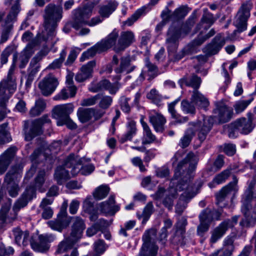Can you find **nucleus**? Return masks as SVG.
Wrapping results in <instances>:
<instances>
[{"instance_id": "nucleus-55", "label": "nucleus", "mask_w": 256, "mask_h": 256, "mask_svg": "<svg viewBox=\"0 0 256 256\" xmlns=\"http://www.w3.org/2000/svg\"><path fill=\"white\" fill-rule=\"evenodd\" d=\"M178 100H176L174 102L168 104V112L170 113L172 118L177 119L176 122L178 123H182L186 122L188 120V118L187 116H184L180 118V119H178V114L176 113V111L174 110V106Z\"/></svg>"}, {"instance_id": "nucleus-6", "label": "nucleus", "mask_w": 256, "mask_h": 256, "mask_svg": "<svg viewBox=\"0 0 256 256\" xmlns=\"http://www.w3.org/2000/svg\"><path fill=\"white\" fill-rule=\"evenodd\" d=\"M12 5L10 11L2 23V30L1 35L0 42H6L10 34L12 28V23L16 20L18 14L20 10L19 4L20 0H8Z\"/></svg>"}, {"instance_id": "nucleus-11", "label": "nucleus", "mask_w": 256, "mask_h": 256, "mask_svg": "<svg viewBox=\"0 0 256 256\" xmlns=\"http://www.w3.org/2000/svg\"><path fill=\"white\" fill-rule=\"evenodd\" d=\"M20 177V175L16 167H12L5 176L3 186L6 187L11 197L15 198L18 194L20 188L17 180Z\"/></svg>"}, {"instance_id": "nucleus-64", "label": "nucleus", "mask_w": 256, "mask_h": 256, "mask_svg": "<svg viewBox=\"0 0 256 256\" xmlns=\"http://www.w3.org/2000/svg\"><path fill=\"white\" fill-rule=\"evenodd\" d=\"M224 164V156L220 154L218 156L214 163V166H211L208 168L210 172H216L220 170Z\"/></svg>"}, {"instance_id": "nucleus-3", "label": "nucleus", "mask_w": 256, "mask_h": 256, "mask_svg": "<svg viewBox=\"0 0 256 256\" xmlns=\"http://www.w3.org/2000/svg\"><path fill=\"white\" fill-rule=\"evenodd\" d=\"M214 121L212 116H204L202 120L190 122L189 126L193 128H190L187 130L184 136L180 138L179 146L183 148L188 146L195 134V131L198 132L200 141L201 142H204L213 126Z\"/></svg>"}, {"instance_id": "nucleus-14", "label": "nucleus", "mask_w": 256, "mask_h": 256, "mask_svg": "<svg viewBox=\"0 0 256 256\" xmlns=\"http://www.w3.org/2000/svg\"><path fill=\"white\" fill-rule=\"evenodd\" d=\"M74 110L72 104H68L58 105L52 110V117L57 120V125L62 126L64 122L70 117L69 115Z\"/></svg>"}, {"instance_id": "nucleus-13", "label": "nucleus", "mask_w": 256, "mask_h": 256, "mask_svg": "<svg viewBox=\"0 0 256 256\" xmlns=\"http://www.w3.org/2000/svg\"><path fill=\"white\" fill-rule=\"evenodd\" d=\"M56 238L52 234H40L38 239L35 241L34 236L30 239V246L35 251L44 252L48 250L50 248L49 244L52 242Z\"/></svg>"}, {"instance_id": "nucleus-30", "label": "nucleus", "mask_w": 256, "mask_h": 256, "mask_svg": "<svg viewBox=\"0 0 256 256\" xmlns=\"http://www.w3.org/2000/svg\"><path fill=\"white\" fill-rule=\"evenodd\" d=\"M136 66L131 64V59L130 56H122L120 59V64L114 69L117 74H128L132 72Z\"/></svg>"}, {"instance_id": "nucleus-44", "label": "nucleus", "mask_w": 256, "mask_h": 256, "mask_svg": "<svg viewBox=\"0 0 256 256\" xmlns=\"http://www.w3.org/2000/svg\"><path fill=\"white\" fill-rule=\"evenodd\" d=\"M46 104L42 99L39 98L35 102V104L30 111V114L32 117L39 116L42 112L46 108Z\"/></svg>"}, {"instance_id": "nucleus-48", "label": "nucleus", "mask_w": 256, "mask_h": 256, "mask_svg": "<svg viewBox=\"0 0 256 256\" xmlns=\"http://www.w3.org/2000/svg\"><path fill=\"white\" fill-rule=\"evenodd\" d=\"M230 171L231 169L228 168L216 175L213 179L212 182L208 184L209 186L212 188V185L213 184H219L224 182L230 176Z\"/></svg>"}, {"instance_id": "nucleus-35", "label": "nucleus", "mask_w": 256, "mask_h": 256, "mask_svg": "<svg viewBox=\"0 0 256 256\" xmlns=\"http://www.w3.org/2000/svg\"><path fill=\"white\" fill-rule=\"evenodd\" d=\"M16 242L19 246L22 244L26 246L29 243L30 244V234L28 231L22 232L19 228H14L12 230Z\"/></svg>"}, {"instance_id": "nucleus-19", "label": "nucleus", "mask_w": 256, "mask_h": 256, "mask_svg": "<svg viewBox=\"0 0 256 256\" xmlns=\"http://www.w3.org/2000/svg\"><path fill=\"white\" fill-rule=\"evenodd\" d=\"M66 208H62L57 218L48 222V226L53 230L62 232L70 224V218L66 216Z\"/></svg>"}, {"instance_id": "nucleus-23", "label": "nucleus", "mask_w": 256, "mask_h": 256, "mask_svg": "<svg viewBox=\"0 0 256 256\" xmlns=\"http://www.w3.org/2000/svg\"><path fill=\"white\" fill-rule=\"evenodd\" d=\"M70 222L72 223L70 236L78 240L82 238L83 231L86 228L84 222L78 216L71 217L70 219Z\"/></svg>"}, {"instance_id": "nucleus-47", "label": "nucleus", "mask_w": 256, "mask_h": 256, "mask_svg": "<svg viewBox=\"0 0 256 256\" xmlns=\"http://www.w3.org/2000/svg\"><path fill=\"white\" fill-rule=\"evenodd\" d=\"M66 55V52L65 50H62L60 54V58L54 60L51 64H50L46 68L48 70H54L60 68L62 62H64Z\"/></svg>"}, {"instance_id": "nucleus-4", "label": "nucleus", "mask_w": 256, "mask_h": 256, "mask_svg": "<svg viewBox=\"0 0 256 256\" xmlns=\"http://www.w3.org/2000/svg\"><path fill=\"white\" fill-rule=\"evenodd\" d=\"M45 174L46 173L44 170L40 171L35 178L34 186H30L27 188L21 196L15 202L13 206V210L15 215L16 214L20 208L26 206L28 201L33 198L35 194L36 190H41L45 182Z\"/></svg>"}, {"instance_id": "nucleus-37", "label": "nucleus", "mask_w": 256, "mask_h": 256, "mask_svg": "<svg viewBox=\"0 0 256 256\" xmlns=\"http://www.w3.org/2000/svg\"><path fill=\"white\" fill-rule=\"evenodd\" d=\"M118 6V3L115 0H110L100 6L98 14L102 18H108L115 11Z\"/></svg>"}, {"instance_id": "nucleus-45", "label": "nucleus", "mask_w": 256, "mask_h": 256, "mask_svg": "<svg viewBox=\"0 0 256 256\" xmlns=\"http://www.w3.org/2000/svg\"><path fill=\"white\" fill-rule=\"evenodd\" d=\"M154 212V207L152 202H148L143 210L142 214L137 213V216L138 219L143 218L142 223L144 224L149 219L152 214Z\"/></svg>"}, {"instance_id": "nucleus-49", "label": "nucleus", "mask_w": 256, "mask_h": 256, "mask_svg": "<svg viewBox=\"0 0 256 256\" xmlns=\"http://www.w3.org/2000/svg\"><path fill=\"white\" fill-rule=\"evenodd\" d=\"M8 125V122L0 125V144H4L12 140V138L6 130Z\"/></svg>"}, {"instance_id": "nucleus-53", "label": "nucleus", "mask_w": 256, "mask_h": 256, "mask_svg": "<svg viewBox=\"0 0 256 256\" xmlns=\"http://www.w3.org/2000/svg\"><path fill=\"white\" fill-rule=\"evenodd\" d=\"M192 103V102H190L186 100H182L181 102L182 111L186 114H195L196 108Z\"/></svg>"}, {"instance_id": "nucleus-31", "label": "nucleus", "mask_w": 256, "mask_h": 256, "mask_svg": "<svg viewBox=\"0 0 256 256\" xmlns=\"http://www.w3.org/2000/svg\"><path fill=\"white\" fill-rule=\"evenodd\" d=\"M214 112L218 114L220 122L222 123L228 122L232 114V110L222 103L217 104Z\"/></svg>"}, {"instance_id": "nucleus-2", "label": "nucleus", "mask_w": 256, "mask_h": 256, "mask_svg": "<svg viewBox=\"0 0 256 256\" xmlns=\"http://www.w3.org/2000/svg\"><path fill=\"white\" fill-rule=\"evenodd\" d=\"M63 10L60 6L50 4L44 10L43 14L44 30L40 36V40L54 44L58 24L62 18Z\"/></svg>"}, {"instance_id": "nucleus-41", "label": "nucleus", "mask_w": 256, "mask_h": 256, "mask_svg": "<svg viewBox=\"0 0 256 256\" xmlns=\"http://www.w3.org/2000/svg\"><path fill=\"white\" fill-rule=\"evenodd\" d=\"M79 120L82 123L89 121L95 114V110L92 108H80L77 112Z\"/></svg>"}, {"instance_id": "nucleus-61", "label": "nucleus", "mask_w": 256, "mask_h": 256, "mask_svg": "<svg viewBox=\"0 0 256 256\" xmlns=\"http://www.w3.org/2000/svg\"><path fill=\"white\" fill-rule=\"evenodd\" d=\"M200 221L206 222L208 224L213 220L212 213L210 208H206L203 210L199 215Z\"/></svg>"}, {"instance_id": "nucleus-51", "label": "nucleus", "mask_w": 256, "mask_h": 256, "mask_svg": "<svg viewBox=\"0 0 256 256\" xmlns=\"http://www.w3.org/2000/svg\"><path fill=\"white\" fill-rule=\"evenodd\" d=\"M145 66L147 68L148 74L150 76L149 79H152L156 77L158 74V67L152 63L148 58L145 60Z\"/></svg>"}, {"instance_id": "nucleus-10", "label": "nucleus", "mask_w": 256, "mask_h": 256, "mask_svg": "<svg viewBox=\"0 0 256 256\" xmlns=\"http://www.w3.org/2000/svg\"><path fill=\"white\" fill-rule=\"evenodd\" d=\"M81 165V160L78 156L74 154H70L65 160V166L67 168H72L71 174L74 176L80 172L82 175H88L91 174L94 170V166L92 164L83 166Z\"/></svg>"}, {"instance_id": "nucleus-25", "label": "nucleus", "mask_w": 256, "mask_h": 256, "mask_svg": "<svg viewBox=\"0 0 256 256\" xmlns=\"http://www.w3.org/2000/svg\"><path fill=\"white\" fill-rule=\"evenodd\" d=\"M34 46L35 42H34L28 43L20 54H18L16 64L20 68H24L26 67L30 58L34 53L33 48Z\"/></svg>"}, {"instance_id": "nucleus-46", "label": "nucleus", "mask_w": 256, "mask_h": 256, "mask_svg": "<svg viewBox=\"0 0 256 256\" xmlns=\"http://www.w3.org/2000/svg\"><path fill=\"white\" fill-rule=\"evenodd\" d=\"M198 38L194 40L191 43L186 46L182 50V56L180 58H181L184 56L196 53L198 52L197 47L200 44H198V42H196Z\"/></svg>"}, {"instance_id": "nucleus-24", "label": "nucleus", "mask_w": 256, "mask_h": 256, "mask_svg": "<svg viewBox=\"0 0 256 256\" xmlns=\"http://www.w3.org/2000/svg\"><path fill=\"white\" fill-rule=\"evenodd\" d=\"M17 150L16 146H12L0 155V174H2L6 170L13 160Z\"/></svg>"}, {"instance_id": "nucleus-60", "label": "nucleus", "mask_w": 256, "mask_h": 256, "mask_svg": "<svg viewBox=\"0 0 256 256\" xmlns=\"http://www.w3.org/2000/svg\"><path fill=\"white\" fill-rule=\"evenodd\" d=\"M99 106L102 109L108 108L112 104V97L108 96H104L100 94V97L98 98Z\"/></svg>"}, {"instance_id": "nucleus-21", "label": "nucleus", "mask_w": 256, "mask_h": 256, "mask_svg": "<svg viewBox=\"0 0 256 256\" xmlns=\"http://www.w3.org/2000/svg\"><path fill=\"white\" fill-rule=\"evenodd\" d=\"M256 184V180H252L248 185V186L245 190L242 200V212H246L250 208V202L254 199H256V190H254V186Z\"/></svg>"}, {"instance_id": "nucleus-29", "label": "nucleus", "mask_w": 256, "mask_h": 256, "mask_svg": "<svg viewBox=\"0 0 256 256\" xmlns=\"http://www.w3.org/2000/svg\"><path fill=\"white\" fill-rule=\"evenodd\" d=\"M96 66L94 61H90L86 65L83 66L79 72L75 76L76 81L79 82H83L92 76L93 68Z\"/></svg>"}, {"instance_id": "nucleus-32", "label": "nucleus", "mask_w": 256, "mask_h": 256, "mask_svg": "<svg viewBox=\"0 0 256 256\" xmlns=\"http://www.w3.org/2000/svg\"><path fill=\"white\" fill-rule=\"evenodd\" d=\"M148 118L150 123L156 132H162L164 131V126L166 122V119L162 114L156 113L154 114H150Z\"/></svg>"}, {"instance_id": "nucleus-62", "label": "nucleus", "mask_w": 256, "mask_h": 256, "mask_svg": "<svg viewBox=\"0 0 256 256\" xmlns=\"http://www.w3.org/2000/svg\"><path fill=\"white\" fill-rule=\"evenodd\" d=\"M246 212L245 213L243 212L244 214V217L240 222V225L242 228L253 226L256 224V218L246 216Z\"/></svg>"}, {"instance_id": "nucleus-34", "label": "nucleus", "mask_w": 256, "mask_h": 256, "mask_svg": "<svg viewBox=\"0 0 256 256\" xmlns=\"http://www.w3.org/2000/svg\"><path fill=\"white\" fill-rule=\"evenodd\" d=\"M143 129V135L142 138V144L144 145L149 144L156 140V136L152 133V132L146 122L142 117L140 120Z\"/></svg>"}, {"instance_id": "nucleus-38", "label": "nucleus", "mask_w": 256, "mask_h": 256, "mask_svg": "<svg viewBox=\"0 0 256 256\" xmlns=\"http://www.w3.org/2000/svg\"><path fill=\"white\" fill-rule=\"evenodd\" d=\"M191 100L200 108L206 109L209 106L208 100L196 90H194L193 91Z\"/></svg>"}, {"instance_id": "nucleus-43", "label": "nucleus", "mask_w": 256, "mask_h": 256, "mask_svg": "<svg viewBox=\"0 0 256 256\" xmlns=\"http://www.w3.org/2000/svg\"><path fill=\"white\" fill-rule=\"evenodd\" d=\"M77 241L78 240L71 238L70 236L66 238L58 244L56 252L61 254L67 251L70 249Z\"/></svg>"}, {"instance_id": "nucleus-40", "label": "nucleus", "mask_w": 256, "mask_h": 256, "mask_svg": "<svg viewBox=\"0 0 256 256\" xmlns=\"http://www.w3.org/2000/svg\"><path fill=\"white\" fill-rule=\"evenodd\" d=\"M66 168H68L65 166L64 162L63 166L57 167L55 170L54 178L59 184H62L64 182L70 178L68 172L66 170Z\"/></svg>"}, {"instance_id": "nucleus-8", "label": "nucleus", "mask_w": 256, "mask_h": 256, "mask_svg": "<svg viewBox=\"0 0 256 256\" xmlns=\"http://www.w3.org/2000/svg\"><path fill=\"white\" fill-rule=\"evenodd\" d=\"M156 236L154 230L145 232L142 238L143 244L138 256H156L158 248L154 240Z\"/></svg>"}, {"instance_id": "nucleus-26", "label": "nucleus", "mask_w": 256, "mask_h": 256, "mask_svg": "<svg viewBox=\"0 0 256 256\" xmlns=\"http://www.w3.org/2000/svg\"><path fill=\"white\" fill-rule=\"evenodd\" d=\"M238 180L235 176H233V182L229 183L226 186L224 187L218 194H216V204L222 208L225 204H222L226 196L232 191H235L236 188Z\"/></svg>"}, {"instance_id": "nucleus-42", "label": "nucleus", "mask_w": 256, "mask_h": 256, "mask_svg": "<svg viewBox=\"0 0 256 256\" xmlns=\"http://www.w3.org/2000/svg\"><path fill=\"white\" fill-rule=\"evenodd\" d=\"M102 52H104V50L99 43L97 42L95 45L82 53L80 58V60L81 62H83L86 59H88L93 57L96 53H101Z\"/></svg>"}, {"instance_id": "nucleus-58", "label": "nucleus", "mask_w": 256, "mask_h": 256, "mask_svg": "<svg viewBox=\"0 0 256 256\" xmlns=\"http://www.w3.org/2000/svg\"><path fill=\"white\" fill-rule=\"evenodd\" d=\"M176 196L174 194H166L165 196L162 200V204L168 210L172 209L174 200Z\"/></svg>"}, {"instance_id": "nucleus-59", "label": "nucleus", "mask_w": 256, "mask_h": 256, "mask_svg": "<svg viewBox=\"0 0 256 256\" xmlns=\"http://www.w3.org/2000/svg\"><path fill=\"white\" fill-rule=\"evenodd\" d=\"M201 79L195 74H192L190 78L186 80V84L192 87L194 90H197L201 84Z\"/></svg>"}, {"instance_id": "nucleus-54", "label": "nucleus", "mask_w": 256, "mask_h": 256, "mask_svg": "<svg viewBox=\"0 0 256 256\" xmlns=\"http://www.w3.org/2000/svg\"><path fill=\"white\" fill-rule=\"evenodd\" d=\"M214 21L215 18H214L213 14L206 11H204L201 18L200 22V24L197 26V28L200 29V28L198 27L201 24H206L207 26H205V28H208L214 23Z\"/></svg>"}, {"instance_id": "nucleus-5", "label": "nucleus", "mask_w": 256, "mask_h": 256, "mask_svg": "<svg viewBox=\"0 0 256 256\" xmlns=\"http://www.w3.org/2000/svg\"><path fill=\"white\" fill-rule=\"evenodd\" d=\"M248 118H241L231 123L228 127V136L230 138H236L238 133L247 134L250 132L254 128L252 124V114L248 113Z\"/></svg>"}, {"instance_id": "nucleus-1", "label": "nucleus", "mask_w": 256, "mask_h": 256, "mask_svg": "<svg viewBox=\"0 0 256 256\" xmlns=\"http://www.w3.org/2000/svg\"><path fill=\"white\" fill-rule=\"evenodd\" d=\"M183 150L178 151L172 158V165L174 168V181L178 180L176 186L177 191H184L182 196L186 198H191L194 196V188L190 183L194 176L198 162V157L192 152H188L186 156L178 164V161L184 156Z\"/></svg>"}, {"instance_id": "nucleus-57", "label": "nucleus", "mask_w": 256, "mask_h": 256, "mask_svg": "<svg viewBox=\"0 0 256 256\" xmlns=\"http://www.w3.org/2000/svg\"><path fill=\"white\" fill-rule=\"evenodd\" d=\"M170 10L166 8L162 12L161 17L162 20L157 24L156 30V31H160L162 28L170 20Z\"/></svg>"}, {"instance_id": "nucleus-56", "label": "nucleus", "mask_w": 256, "mask_h": 256, "mask_svg": "<svg viewBox=\"0 0 256 256\" xmlns=\"http://www.w3.org/2000/svg\"><path fill=\"white\" fill-rule=\"evenodd\" d=\"M253 98H250L248 100H240L235 103L234 106L235 112L236 114L242 112L246 107L251 103Z\"/></svg>"}, {"instance_id": "nucleus-17", "label": "nucleus", "mask_w": 256, "mask_h": 256, "mask_svg": "<svg viewBox=\"0 0 256 256\" xmlns=\"http://www.w3.org/2000/svg\"><path fill=\"white\" fill-rule=\"evenodd\" d=\"M58 85L57 78L54 74H49L39 82L38 87L44 96H48L56 90Z\"/></svg>"}, {"instance_id": "nucleus-18", "label": "nucleus", "mask_w": 256, "mask_h": 256, "mask_svg": "<svg viewBox=\"0 0 256 256\" xmlns=\"http://www.w3.org/2000/svg\"><path fill=\"white\" fill-rule=\"evenodd\" d=\"M47 54V52L41 51L37 54L31 60L28 70V76L26 84H30L34 79V77L40 70V67L39 62L43 57Z\"/></svg>"}, {"instance_id": "nucleus-33", "label": "nucleus", "mask_w": 256, "mask_h": 256, "mask_svg": "<svg viewBox=\"0 0 256 256\" xmlns=\"http://www.w3.org/2000/svg\"><path fill=\"white\" fill-rule=\"evenodd\" d=\"M230 220H224L220 223L218 226L214 228L210 238V242L212 243L216 242L220 238L226 233L228 228V226H231Z\"/></svg>"}, {"instance_id": "nucleus-20", "label": "nucleus", "mask_w": 256, "mask_h": 256, "mask_svg": "<svg viewBox=\"0 0 256 256\" xmlns=\"http://www.w3.org/2000/svg\"><path fill=\"white\" fill-rule=\"evenodd\" d=\"M18 58V53L14 52L13 54L12 64L9 69L8 76L6 80H3L0 84L8 89L10 94H13L16 88V84L14 78L12 75L14 71L16 65L17 60Z\"/></svg>"}, {"instance_id": "nucleus-7", "label": "nucleus", "mask_w": 256, "mask_h": 256, "mask_svg": "<svg viewBox=\"0 0 256 256\" xmlns=\"http://www.w3.org/2000/svg\"><path fill=\"white\" fill-rule=\"evenodd\" d=\"M252 8V4L250 0L242 4L234 22V24L237 28V30L234 31V34H236V32H241L246 30L247 22L250 16V11Z\"/></svg>"}, {"instance_id": "nucleus-16", "label": "nucleus", "mask_w": 256, "mask_h": 256, "mask_svg": "<svg viewBox=\"0 0 256 256\" xmlns=\"http://www.w3.org/2000/svg\"><path fill=\"white\" fill-rule=\"evenodd\" d=\"M50 122L51 120L47 114H44L41 118L34 120L32 122L29 133L25 136V139L29 141L36 136L40 134L42 132V126L44 124H50Z\"/></svg>"}, {"instance_id": "nucleus-39", "label": "nucleus", "mask_w": 256, "mask_h": 256, "mask_svg": "<svg viewBox=\"0 0 256 256\" xmlns=\"http://www.w3.org/2000/svg\"><path fill=\"white\" fill-rule=\"evenodd\" d=\"M126 127V132L122 135L120 138V142L122 143H124L127 140H130L136 133V123L134 120H128Z\"/></svg>"}, {"instance_id": "nucleus-28", "label": "nucleus", "mask_w": 256, "mask_h": 256, "mask_svg": "<svg viewBox=\"0 0 256 256\" xmlns=\"http://www.w3.org/2000/svg\"><path fill=\"white\" fill-rule=\"evenodd\" d=\"M118 30L115 28L105 38L102 39L98 42L104 52H106L112 48L114 50V48L117 44L116 42L117 40L118 41Z\"/></svg>"}, {"instance_id": "nucleus-36", "label": "nucleus", "mask_w": 256, "mask_h": 256, "mask_svg": "<svg viewBox=\"0 0 256 256\" xmlns=\"http://www.w3.org/2000/svg\"><path fill=\"white\" fill-rule=\"evenodd\" d=\"M115 200L113 196H110L108 200L101 202L99 205L100 211L105 214H114L118 210V207L114 206Z\"/></svg>"}, {"instance_id": "nucleus-12", "label": "nucleus", "mask_w": 256, "mask_h": 256, "mask_svg": "<svg viewBox=\"0 0 256 256\" xmlns=\"http://www.w3.org/2000/svg\"><path fill=\"white\" fill-rule=\"evenodd\" d=\"M181 34V26L172 25L169 28L166 38V46L169 52H174L176 50Z\"/></svg>"}, {"instance_id": "nucleus-52", "label": "nucleus", "mask_w": 256, "mask_h": 256, "mask_svg": "<svg viewBox=\"0 0 256 256\" xmlns=\"http://www.w3.org/2000/svg\"><path fill=\"white\" fill-rule=\"evenodd\" d=\"M188 14L186 8L184 6H180L176 8L172 13L170 10V19L173 20H177L184 18Z\"/></svg>"}, {"instance_id": "nucleus-63", "label": "nucleus", "mask_w": 256, "mask_h": 256, "mask_svg": "<svg viewBox=\"0 0 256 256\" xmlns=\"http://www.w3.org/2000/svg\"><path fill=\"white\" fill-rule=\"evenodd\" d=\"M110 86V82L108 80H104L100 81L96 86H92L89 90L92 92H96L102 90H108Z\"/></svg>"}, {"instance_id": "nucleus-27", "label": "nucleus", "mask_w": 256, "mask_h": 256, "mask_svg": "<svg viewBox=\"0 0 256 256\" xmlns=\"http://www.w3.org/2000/svg\"><path fill=\"white\" fill-rule=\"evenodd\" d=\"M225 44L224 37L220 34L216 35L212 42L204 48V52L208 55L216 54Z\"/></svg>"}, {"instance_id": "nucleus-22", "label": "nucleus", "mask_w": 256, "mask_h": 256, "mask_svg": "<svg viewBox=\"0 0 256 256\" xmlns=\"http://www.w3.org/2000/svg\"><path fill=\"white\" fill-rule=\"evenodd\" d=\"M134 41V35L131 31H125L120 33L118 39L116 46L114 48V51L119 52L124 51Z\"/></svg>"}, {"instance_id": "nucleus-9", "label": "nucleus", "mask_w": 256, "mask_h": 256, "mask_svg": "<svg viewBox=\"0 0 256 256\" xmlns=\"http://www.w3.org/2000/svg\"><path fill=\"white\" fill-rule=\"evenodd\" d=\"M92 8L88 6L79 7L72 12V22L70 24L78 30L84 25H86L88 20L92 14Z\"/></svg>"}, {"instance_id": "nucleus-50", "label": "nucleus", "mask_w": 256, "mask_h": 256, "mask_svg": "<svg viewBox=\"0 0 256 256\" xmlns=\"http://www.w3.org/2000/svg\"><path fill=\"white\" fill-rule=\"evenodd\" d=\"M110 188L106 186H100L97 188L93 192V196L96 200L104 198L108 194Z\"/></svg>"}, {"instance_id": "nucleus-15", "label": "nucleus", "mask_w": 256, "mask_h": 256, "mask_svg": "<svg viewBox=\"0 0 256 256\" xmlns=\"http://www.w3.org/2000/svg\"><path fill=\"white\" fill-rule=\"evenodd\" d=\"M74 74L68 73L66 76V86L63 88L61 91L56 94L54 98V100H65L69 97H74L75 96L77 88L74 84Z\"/></svg>"}]
</instances>
